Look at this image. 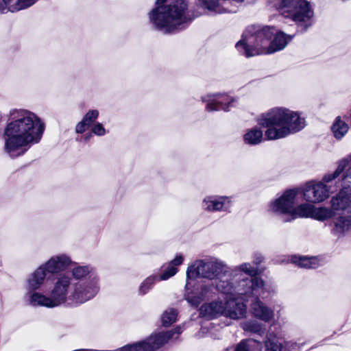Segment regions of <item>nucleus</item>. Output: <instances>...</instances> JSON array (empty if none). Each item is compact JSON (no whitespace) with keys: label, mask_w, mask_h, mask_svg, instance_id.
Returning a JSON list of instances; mask_svg holds the SVG:
<instances>
[{"label":"nucleus","mask_w":351,"mask_h":351,"mask_svg":"<svg viewBox=\"0 0 351 351\" xmlns=\"http://www.w3.org/2000/svg\"><path fill=\"white\" fill-rule=\"evenodd\" d=\"M262 260H263L262 257H261V256H259V257H258V258L254 261V263H255V264H256V265H258V264H260V263L262 262Z\"/></svg>","instance_id":"obj_42"},{"label":"nucleus","mask_w":351,"mask_h":351,"mask_svg":"<svg viewBox=\"0 0 351 351\" xmlns=\"http://www.w3.org/2000/svg\"><path fill=\"white\" fill-rule=\"evenodd\" d=\"M168 0H156V8L149 14L152 23L166 32H171L185 23V11L187 4L185 0H174L166 4Z\"/></svg>","instance_id":"obj_4"},{"label":"nucleus","mask_w":351,"mask_h":351,"mask_svg":"<svg viewBox=\"0 0 351 351\" xmlns=\"http://www.w3.org/2000/svg\"><path fill=\"white\" fill-rule=\"evenodd\" d=\"M229 202L228 197L226 196H208L203 199L202 206L204 210L209 212L220 211Z\"/></svg>","instance_id":"obj_21"},{"label":"nucleus","mask_w":351,"mask_h":351,"mask_svg":"<svg viewBox=\"0 0 351 351\" xmlns=\"http://www.w3.org/2000/svg\"><path fill=\"white\" fill-rule=\"evenodd\" d=\"M350 189H343L339 193L333 197L331 200V207L333 210H347V213L350 214Z\"/></svg>","instance_id":"obj_19"},{"label":"nucleus","mask_w":351,"mask_h":351,"mask_svg":"<svg viewBox=\"0 0 351 351\" xmlns=\"http://www.w3.org/2000/svg\"><path fill=\"white\" fill-rule=\"evenodd\" d=\"M338 176H339V175L335 171L333 173H328L325 174L320 182L328 185V183L332 182Z\"/></svg>","instance_id":"obj_38"},{"label":"nucleus","mask_w":351,"mask_h":351,"mask_svg":"<svg viewBox=\"0 0 351 351\" xmlns=\"http://www.w3.org/2000/svg\"><path fill=\"white\" fill-rule=\"evenodd\" d=\"M178 271V269L174 266H169L164 270L163 273L158 277L159 280H166L173 276Z\"/></svg>","instance_id":"obj_35"},{"label":"nucleus","mask_w":351,"mask_h":351,"mask_svg":"<svg viewBox=\"0 0 351 351\" xmlns=\"http://www.w3.org/2000/svg\"><path fill=\"white\" fill-rule=\"evenodd\" d=\"M72 264L71 259L64 254L51 257L43 267L49 274H56L64 271Z\"/></svg>","instance_id":"obj_16"},{"label":"nucleus","mask_w":351,"mask_h":351,"mask_svg":"<svg viewBox=\"0 0 351 351\" xmlns=\"http://www.w3.org/2000/svg\"><path fill=\"white\" fill-rule=\"evenodd\" d=\"M159 279L157 276L152 275L145 278L139 287V293L144 295L147 293L153 287V285L158 281Z\"/></svg>","instance_id":"obj_31"},{"label":"nucleus","mask_w":351,"mask_h":351,"mask_svg":"<svg viewBox=\"0 0 351 351\" xmlns=\"http://www.w3.org/2000/svg\"><path fill=\"white\" fill-rule=\"evenodd\" d=\"M267 293V289L265 287V291L264 293L261 295H256L254 293H250L246 295L245 298H253L250 304V312L252 315L257 319H259L265 322H269L272 320L274 317V311L266 306L261 300L260 298H266Z\"/></svg>","instance_id":"obj_13"},{"label":"nucleus","mask_w":351,"mask_h":351,"mask_svg":"<svg viewBox=\"0 0 351 351\" xmlns=\"http://www.w3.org/2000/svg\"><path fill=\"white\" fill-rule=\"evenodd\" d=\"M235 351H262V345L253 339L243 340L237 346Z\"/></svg>","instance_id":"obj_28"},{"label":"nucleus","mask_w":351,"mask_h":351,"mask_svg":"<svg viewBox=\"0 0 351 351\" xmlns=\"http://www.w3.org/2000/svg\"><path fill=\"white\" fill-rule=\"evenodd\" d=\"M93 271L89 265L77 266L72 269V275L75 279H82L87 276Z\"/></svg>","instance_id":"obj_32"},{"label":"nucleus","mask_w":351,"mask_h":351,"mask_svg":"<svg viewBox=\"0 0 351 351\" xmlns=\"http://www.w3.org/2000/svg\"><path fill=\"white\" fill-rule=\"evenodd\" d=\"M72 289L71 277L66 274H62L56 278L49 295L44 293H33L30 296L31 302L42 307H58L69 300Z\"/></svg>","instance_id":"obj_6"},{"label":"nucleus","mask_w":351,"mask_h":351,"mask_svg":"<svg viewBox=\"0 0 351 351\" xmlns=\"http://www.w3.org/2000/svg\"><path fill=\"white\" fill-rule=\"evenodd\" d=\"M177 312L174 309L165 311L162 315V323L165 326H168L174 323L177 319Z\"/></svg>","instance_id":"obj_34"},{"label":"nucleus","mask_w":351,"mask_h":351,"mask_svg":"<svg viewBox=\"0 0 351 351\" xmlns=\"http://www.w3.org/2000/svg\"><path fill=\"white\" fill-rule=\"evenodd\" d=\"M225 302L221 300H215L202 306L200 315L208 319L215 318L221 315L225 316Z\"/></svg>","instance_id":"obj_18"},{"label":"nucleus","mask_w":351,"mask_h":351,"mask_svg":"<svg viewBox=\"0 0 351 351\" xmlns=\"http://www.w3.org/2000/svg\"><path fill=\"white\" fill-rule=\"evenodd\" d=\"M44 130V122L35 113L24 109L10 110L3 131L4 151L11 158L21 156L40 141Z\"/></svg>","instance_id":"obj_1"},{"label":"nucleus","mask_w":351,"mask_h":351,"mask_svg":"<svg viewBox=\"0 0 351 351\" xmlns=\"http://www.w3.org/2000/svg\"><path fill=\"white\" fill-rule=\"evenodd\" d=\"M292 262L300 267L316 268L319 266L318 259L315 257H293Z\"/></svg>","instance_id":"obj_27"},{"label":"nucleus","mask_w":351,"mask_h":351,"mask_svg":"<svg viewBox=\"0 0 351 351\" xmlns=\"http://www.w3.org/2000/svg\"><path fill=\"white\" fill-rule=\"evenodd\" d=\"M2 115L0 114V122L2 121Z\"/></svg>","instance_id":"obj_44"},{"label":"nucleus","mask_w":351,"mask_h":351,"mask_svg":"<svg viewBox=\"0 0 351 351\" xmlns=\"http://www.w3.org/2000/svg\"><path fill=\"white\" fill-rule=\"evenodd\" d=\"M183 260H184L183 256L178 255L176 256V258L173 260H172L169 263V265L171 266H174V267L180 265L182 263Z\"/></svg>","instance_id":"obj_41"},{"label":"nucleus","mask_w":351,"mask_h":351,"mask_svg":"<svg viewBox=\"0 0 351 351\" xmlns=\"http://www.w3.org/2000/svg\"><path fill=\"white\" fill-rule=\"evenodd\" d=\"M99 116V111L97 110H90L88 111L84 117H83V119L89 125H90L91 123H93L98 117Z\"/></svg>","instance_id":"obj_36"},{"label":"nucleus","mask_w":351,"mask_h":351,"mask_svg":"<svg viewBox=\"0 0 351 351\" xmlns=\"http://www.w3.org/2000/svg\"><path fill=\"white\" fill-rule=\"evenodd\" d=\"M351 169V163L349 158H345L339 161L337 168L335 171L340 176L343 174V178H346L349 175V171Z\"/></svg>","instance_id":"obj_33"},{"label":"nucleus","mask_w":351,"mask_h":351,"mask_svg":"<svg viewBox=\"0 0 351 351\" xmlns=\"http://www.w3.org/2000/svg\"><path fill=\"white\" fill-rule=\"evenodd\" d=\"M89 126L90 125L82 119V120L76 125L75 132L82 134L85 132Z\"/></svg>","instance_id":"obj_39"},{"label":"nucleus","mask_w":351,"mask_h":351,"mask_svg":"<svg viewBox=\"0 0 351 351\" xmlns=\"http://www.w3.org/2000/svg\"><path fill=\"white\" fill-rule=\"evenodd\" d=\"M332 134L335 138L341 139L349 130V125L341 117H337L331 128Z\"/></svg>","instance_id":"obj_26"},{"label":"nucleus","mask_w":351,"mask_h":351,"mask_svg":"<svg viewBox=\"0 0 351 351\" xmlns=\"http://www.w3.org/2000/svg\"><path fill=\"white\" fill-rule=\"evenodd\" d=\"M334 215L332 210L325 207H315L311 202L301 204L293 210L291 218L286 220L289 221L296 218H312L318 221H324Z\"/></svg>","instance_id":"obj_10"},{"label":"nucleus","mask_w":351,"mask_h":351,"mask_svg":"<svg viewBox=\"0 0 351 351\" xmlns=\"http://www.w3.org/2000/svg\"><path fill=\"white\" fill-rule=\"evenodd\" d=\"M99 289L98 278H90L84 282L75 284L69 295V300L76 303L85 302L94 298Z\"/></svg>","instance_id":"obj_11"},{"label":"nucleus","mask_w":351,"mask_h":351,"mask_svg":"<svg viewBox=\"0 0 351 351\" xmlns=\"http://www.w3.org/2000/svg\"><path fill=\"white\" fill-rule=\"evenodd\" d=\"M92 132L97 136H104L106 131L101 123H96L92 128Z\"/></svg>","instance_id":"obj_37"},{"label":"nucleus","mask_w":351,"mask_h":351,"mask_svg":"<svg viewBox=\"0 0 351 351\" xmlns=\"http://www.w3.org/2000/svg\"><path fill=\"white\" fill-rule=\"evenodd\" d=\"M212 295V287L203 285L201 287L200 290L195 293L187 292L185 297L189 303L193 306H197L202 300L211 298Z\"/></svg>","instance_id":"obj_22"},{"label":"nucleus","mask_w":351,"mask_h":351,"mask_svg":"<svg viewBox=\"0 0 351 351\" xmlns=\"http://www.w3.org/2000/svg\"><path fill=\"white\" fill-rule=\"evenodd\" d=\"M258 123L266 128L265 135L267 140L283 138L297 132L305 126V119L300 114L285 108H274L261 114Z\"/></svg>","instance_id":"obj_3"},{"label":"nucleus","mask_w":351,"mask_h":351,"mask_svg":"<svg viewBox=\"0 0 351 351\" xmlns=\"http://www.w3.org/2000/svg\"><path fill=\"white\" fill-rule=\"evenodd\" d=\"M239 298H241V297H236L235 299L233 298L226 299L225 317L232 319H239L245 317L247 314V306L244 302L239 301Z\"/></svg>","instance_id":"obj_15"},{"label":"nucleus","mask_w":351,"mask_h":351,"mask_svg":"<svg viewBox=\"0 0 351 351\" xmlns=\"http://www.w3.org/2000/svg\"><path fill=\"white\" fill-rule=\"evenodd\" d=\"M47 274V271L41 265L27 279V291L25 295V299L29 305L34 307L40 306V305H35L32 303L30 296L33 293H42L37 291V290L44 284Z\"/></svg>","instance_id":"obj_14"},{"label":"nucleus","mask_w":351,"mask_h":351,"mask_svg":"<svg viewBox=\"0 0 351 351\" xmlns=\"http://www.w3.org/2000/svg\"><path fill=\"white\" fill-rule=\"evenodd\" d=\"M280 11L282 14L305 28L311 25L314 12L306 0H281Z\"/></svg>","instance_id":"obj_7"},{"label":"nucleus","mask_w":351,"mask_h":351,"mask_svg":"<svg viewBox=\"0 0 351 351\" xmlns=\"http://www.w3.org/2000/svg\"><path fill=\"white\" fill-rule=\"evenodd\" d=\"M266 351H281L280 346L274 342L270 341H265Z\"/></svg>","instance_id":"obj_40"},{"label":"nucleus","mask_w":351,"mask_h":351,"mask_svg":"<svg viewBox=\"0 0 351 351\" xmlns=\"http://www.w3.org/2000/svg\"><path fill=\"white\" fill-rule=\"evenodd\" d=\"M225 265L223 262L211 258L209 260H197L190 265L186 271L187 279H195L197 277L214 278L223 270Z\"/></svg>","instance_id":"obj_8"},{"label":"nucleus","mask_w":351,"mask_h":351,"mask_svg":"<svg viewBox=\"0 0 351 351\" xmlns=\"http://www.w3.org/2000/svg\"><path fill=\"white\" fill-rule=\"evenodd\" d=\"M242 272L251 276L252 278L250 279H252L256 277L257 268L253 267L249 263H243L232 270V280L241 281L243 279H248L247 278H242Z\"/></svg>","instance_id":"obj_23"},{"label":"nucleus","mask_w":351,"mask_h":351,"mask_svg":"<svg viewBox=\"0 0 351 351\" xmlns=\"http://www.w3.org/2000/svg\"><path fill=\"white\" fill-rule=\"evenodd\" d=\"M226 0H198V6L215 13H222L226 11L222 4Z\"/></svg>","instance_id":"obj_25"},{"label":"nucleus","mask_w":351,"mask_h":351,"mask_svg":"<svg viewBox=\"0 0 351 351\" xmlns=\"http://www.w3.org/2000/svg\"><path fill=\"white\" fill-rule=\"evenodd\" d=\"M299 189H290L285 191L279 197L271 202L269 211L277 215H289L291 217L294 210L295 197Z\"/></svg>","instance_id":"obj_12"},{"label":"nucleus","mask_w":351,"mask_h":351,"mask_svg":"<svg viewBox=\"0 0 351 351\" xmlns=\"http://www.w3.org/2000/svg\"><path fill=\"white\" fill-rule=\"evenodd\" d=\"M291 39V36L278 31L274 27L258 29L256 26H251L244 32L236 47L240 53L249 58L280 51Z\"/></svg>","instance_id":"obj_2"},{"label":"nucleus","mask_w":351,"mask_h":351,"mask_svg":"<svg viewBox=\"0 0 351 351\" xmlns=\"http://www.w3.org/2000/svg\"><path fill=\"white\" fill-rule=\"evenodd\" d=\"M299 190L306 202L314 204L324 202L335 191L332 190V186L315 180L306 182L304 187Z\"/></svg>","instance_id":"obj_9"},{"label":"nucleus","mask_w":351,"mask_h":351,"mask_svg":"<svg viewBox=\"0 0 351 351\" xmlns=\"http://www.w3.org/2000/svg\"><path fill=\"white\" fill-rule=\"evenodd\" d=\"M241 327L246 332L258 333L263 332L264 326L256 320H248L241 323Z\"/></svg>","instance_id":"obj_29"},{"label":"nucleus","mask_w":351,"mask_h":351,"mask_svg":"<svg viewBox=\"0 0 351 351\" xmlns=\"http://www.w3.org/2000/svg\"><path fill=\"white\" fill-rule=\"evenodd\" d=\"M350 214L346 216H340L335 223V232L339 234L349 231L350 228Z\"/></svg>","instance_id":"obj_30"},{"label":"nucleus","mask_w":351,"mask_h":351,"mask_svg":"<svg viewBox=\"0 0 351 351\" xmlns=\"http://www.w3.org/2000/svg\"><path fill=\"white\" fill-rule=\"evenodd\" d=\"M217 290L226 295V299L241 297L243 300L246 295L254 293L262 295L265 291L264 281L258 277L243 279L241 281L232 280V273L223 276L217 282Z\"/></svg>","instance_id":"obj_5"},{"label":"nucleus","mask_w":351,"mask_h":351,"mask_svg":"<svg viewBox=\"0 0 351 351\" xmlns=\"http://www.w3.org/2000/svg\"><path fill=\"white\" fill-rule=\"evenodd\" d=\"M90 136H91V134H89V135L85 136L84 140L86 141H88Z\"/></svg>","instance_id":"obj_43"},{"label":"nucleus","mask_w":351,"mask_h":351,"mask_svg":"<svg viewBox=\"0 0 351 351\" xmlns=\"http://www.w3.org/2000/svg\"><path fill=\"white\" fill-rule=\"evenodd\" d=\"M207 109L210 111L223 110L228 111L231 107L234 106L236 100L225 95H217L210 97L207 100Z\"/></svg>","instance_id":"obj_17"},{"label":"nucleus","mask_w":351,"mask_h":351,"mask_svg":"<svg viewBox=\"0 0 351 351\" xmlns=\"http://www.w3.org/2000/svg\"><path fill=\"white\" fill-rule=\"evenodd\" d=\"M36 0H0V12H17L32 5Z\"/></svg>","instance_id":"obj_20"},{"label":"nucleus","mask_w":351,"mask_h":351,"mask_svg":"<svg viewBox=\"0 0 351 351\" xmlns=\"http://www.w3.org/2000/svg\"><path fill=\"white\" fill-rule=\"evenodd\" d=\"M263 138V134L261 129L252 128L246 131L243 135V141L246 144L255 145L261 143Z\"/></svg>","instance_id":"obj_24"}]
</instances>
